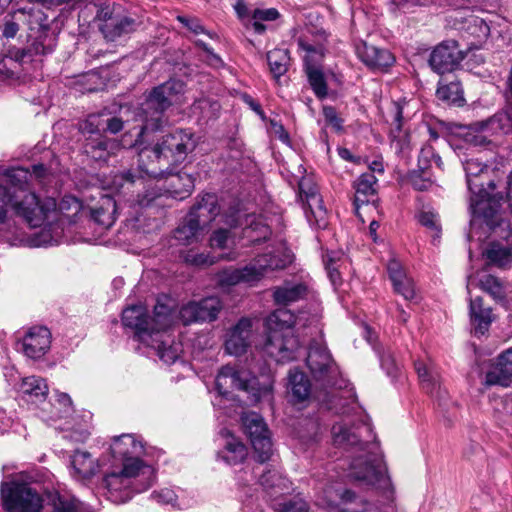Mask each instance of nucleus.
<instances>
[{
	"label": "nucleus",
	"mask_w": 512,
	"mask_h": 512,
	"mask_svg": "<svg viewBox=\"0 0 512 512\" xmlns=\"http://www.w3.org/2000/svg\"><path fill=\"white\" fill-rule=\"evenodd\" d=\"M185 85L180 80L171 79L155 88L146 97L137 114L141 122L137 139L131 146L138 147V174L132 171L115 174L111 180V189L121 192L129 190L134 184H143L144 175L156 177L163 174L162 167L183 162L192 153L198 137L188 129L175 130L162 136L153 145L142 146L140 138L145 131H156L163 125V113L173 104H181Z\"/></svg>",
	"instance_id": "obj_1"
},
{
	"label": "nucleus",
	"mask_w": 512,
	"mask_h": 512,
	"mask_svg": "<svg viewBox=\"0 0 512 512\" xmlns=\"http://www.w3.org/2000/svg\"><path fill=\"white\" fill-rule=\"evenodd\" d=\"M47 178L44 165H34L33 170L12 167L0 173V239L10 240L13 234V216L22 218L31 227L41 226L51 213L72 210L78 213L81 204L73 196H65L59 205L52 197L41 198L37 186H43Z\"/></svg>",
	"instance_id": "obj_2"
},
{
	"label": "nucleus",
	"mask_w": 512,
	"mask_h": 512,
	"mask_svg": "<svg viewBox=\"0 0 512 512\" xmlns=\"http://www.w3.org/2000/svg\"><path fill=\"white\" fill-rule=\"evenodd\" d=\"M174 301L163 296L157 299L153 317L142 304L132 305L122 312V323L134 332L137 341L153 348L166 364H173L180 356L181 345L168 334L175 321Z\"/></svg>",
	"instance_id": "obj_3"
},
{
	"label": "nucleus",
	"mask_w": 512,
	"mask_h": 512,
	"mask_svg": "<svg viewBox=\"0 0 512 512\" xmlns=\"http://www.w3.org/2000/svg\"><path fill=\"white\" fill-rule=\"evenodd\" d=\"M362 431L370 432L368 424L355 426L351 431L350 423L346 420L338 422L332 427V439L334 445L344 449H352L357 453L350 464L349 475L356 480L377 489L389 490L391 480L387 474V468L383 462L378 443L375 441H361Z\"/></svg>",
	"instance_id": "obj_4"
},
{
	"label": "nucleus",
	"mask_w": 512,
	"mask_h": 512,
	"mask_svg": "<svg viewBox=\"0 0 512 512\" xmlns=\"http://www.w3.org/2000/svg\"><path fill=\"white\" fill-rule=\"evenodd\" d=\"M466 173V181L470 196V231L467 234L468 240L474 237L476 226L485 224L495 235L506 238L505 232L510 229L509 223L499 215L502 195L494 193L495 184L492 180L487 181L488 188H484L483 178L488 167L478 159H467L463 162Z\"/></svg>",
	"instance_id": "obj_5"
},
{
	"label": "nucleus",
	"mask_w": 512,
	"mask_h": 512,
	"mask_svg": "<svg viewBox=\"0 0 512 512\" xmlns=\"http://www.w3.org/2000/svg\"><path fill=\"white\" fill-rule=\"evenodd\" d=\"M152 466H137V463H113L104 472L102 486L107 498L116 504L129 501L135 493L148 490L154 483Z\"/></svg>",
	"instance_id": "obj_6"
},
{
	"label": "nucleus",
	"mask_w": 512,
	"mask_h": 512,
	"mask_svg": "<svg viewBox=\"0 0 512 512\" xmlns=\"http://www.w3.org/2000/svg\"><path fill=\"white\" fill-rule=\"evenodd\" d=\"M300 320L301 317L285 308L276 309L267 317L264 352L277 363L296 360L302 354L300 340L295 336V325Z\"/></svg>",
	"instance_id": "obj_7"
},
{
	"label": "nucleus",
	"mask_w": 512,
	"mask_h": 512,
	"mask_svg": "<svg viewBox=\"0 0 512 512\" xmlns=\"http://www.w3.org/2000/svg\"><path fill=\"white\" fill-rule=\"evenodd\" d=\"M293 260V255L284 245L272 248L258 255L241 269H225L217 276V283L222 288H228L240 283L253 286L270 272L284 269Z\"/></svg>",
	"instance_id": "obj_8"
},
{
	"label": "nucleus",
	"mask_w": 512,
	"mask_h": 512,
	"mask_svg": "<svg viewBox=\"0 0 512 512\" xmlns=\"http://www.w3.org/2000/svg\"><path fill=\"white\" fill-rule=\"evenodd\" d=\"M215 389L218 397L229 398L234 390L245 391L252 395L253 401L257 402L272 394V384L258 385V380L244 369H237L231 365L223 366L217 373Z\"/></svg>",
	"instance_id": "obj_9"
},
{
	"label": "nucleus",
	"mask_w": 512,
	"mask_h": 512,
	"mask_svg": "<svg viewBox=\"0 0 512 512\" xmlns=\"http://www.w3.org/2000/svg\"><path fill=\"white\" fill-rule=\"evenodd\" d=\"M288 391L291 396V401L294 404H304L310 399H315L320 404L325 405L330 410H335L336 413L348 414L349 409L341 404V398H338L334 391L323 390L319 385L315 384L312 389L311 383L307 376L302 371L291 369L288 374Z\"/></svg>",
	"instance_id": "obj_10"
},
{
	"label": "nucleus",
	"mask_w": 512,
	"mask_h": 512,
	"mask_svg": "<svg viewBox=\"0 0 512 512\" xmlns=\"http://www.w3.org/2000/svg\"><path fill=\"white\" fill-rule=\"evenodd\" d=\"M306 364L317 386L329 391L341 388L339 368L327 347L320 340H313L310 343Z\"/></svg>",
	"instance_id": "obj_11"
},
{
	"label": "nucleus",
	"mask_w": 512,
	"mask_h": 512,
	"mask_svg": "<svg viewBox=\"0 0 512 512\" xmlns=\"http://www.w3.org/2000/svg\"><path fill=\"white\" fill-rule=\"evenodd\" d=\"M219 212L217 198L206 193L193 206L185 222L174 231V238L183 245L199 240L202 234L201 223L212 220Z\"/></svg>",
	"instance_id": "obj_12"
},
{
	"label": "nucleus",
	"mask_w": 512,
	"mask_h": 512,
	"mask_svg": "<svg viewBox=\"0 0 512 512\" xmlns=\"http://www.w3.org/2000/svg\"><path fill=\"white\" fill-rule=\"evenodd\" d=\"M242 428L251 442L256 460L264 463L273 455L270 430L263 417L256 412H244L241 416Z\"/></svg>",
	"instance_id": "obj_13"
},
{
	"label": "nucleus",
	"mask_w": 512,
	"mask_h": 512,
	"mask_svg": "<svg viewBox=\"0 0 512 512\" xmlns=\"http://www.w3.org/2000/svg\"><path fill=\"white\" fill-rule=\"evenodd\" d=\"M1 500L7 512H40L42 499L27 484L2 482Z\"/></svg>",
	"instance_id": "obj_14"
},
{
	"label": "nucleus",
	"mask_w": 512,
	"mask_h": 512,
	"mask_svg": "<svg viewBox=\"0 0 512 512\" xmlns=\"http://www.w3.org/2000/svg\"><path fill=\"white\" fill-rule=\"evenodd\" d=\"M299 190L309 224L318 229L326 228L328 225L327 210L323 206L317 186L310 179L303 178L299 182Z\"/></svg>",
	"instance_id": "obj_15"
},
{
	"label": "nucleus",
	"mask_w": 512,
	"mask_h": 512,
	"mask_svg": "<svg viewBox=\"0 0 512 512\" xmlns=\"http://www.w3.org/2000/svg\"><path fill=\"white\" fill-rule=\"evenodd\" d=\"M97 117L90 116L81 126L83 133H89L84 144V151L91 158L98 161H106L110 155L120 149L121 144L115 139H109L98 133Z\"/></svg>",
	"instance_id": "obj_16"
},
{
	"label": "nucleus",
	"mask_w": 512,
	"mask_h": 512,
	"mask_svg": "<svg viewBox=\"0 0 512 512\" xmlns=\"http://www.w3.org/2000/svg\"><path fill=\"white\" fill-rule=\"evenodd\" d=\"M318 504L334 512H375L350 490L341 491L333 486L324 489Z\"/></svg>",
	"instance_id": "obj_17"
},
{
	"label": "nucleus",
	"mask_w": 512,
	"mask_h": 512,
	"mask_svg": "<svg viewBox=\"0 0 512 512\" xmlns=\"http://www.w3.org/2000/svg\"><path fill=\"white\" fill-rule=\"evenodd\" d=\"M222 309L218 297H207L200 301H190L181 306L178 317L184 325L196 322H211L216 320Z\"/></svg>",
	"instance_id": "obj_18"
},
{
	"label": "nucleus",
	"mask_w": 512,
	"mask_h": 512,
	"mask_svg": "<svg viewBox=\"0 0 512 512\" xmlns=\"http://www.w3.org/2000/svg\"><path fill=\"white\" fill-rule=\"evenodd\" d=\"M113 463L135 462L137 466H149L141 460L144 454V445L133 434H122L113 439L110 445Z\"/></svg>",
	"instance_id": "obj_19"
},
{
	"label": "nucleus",
	"mask_w": 512,
	"mask_h": 512,
	"mask_svg": "<svg viewBox=\"0 0 512 512\" xmlns=\"http://www.w3.org/2000/svg\"><path fill=\"white\" fill-rule=\"evenodd\" d=\"M463 58L456 41H443L431 52L429 65L436 73L444 74L453 71Z\"/></svg>",
	"instance_id": "obj_20"
},
{
	"label": "nucleus",
	"mask_w": 512,
	"mask_h": 512,
	"mask_svg": "<svg viewBox=\"0 0 512 512\" xmlns=\"http://www.w3.org/2000/svg\"><path fill=\"white\" fill-rule=\"evenodd\" d=\"M51 333L43 326L30 328L23 339L18 343L17 349L33 360L42 358L50 349Z\"/></svg>",
	"instance_id": "obj_21"
},
{
	"label": "nucleus",
	"mask_w": 512,
	"mask_h": 512,
	"mask_svg": "<svg viewBox=\"0 0 512 512\" xmlns=\"http://www.w3.org/2000/svg\"><path fill=\"white\" fill-rule=\"evenodd\" d=\"M253 321L241 318L226 334L225 351L229 355L238 356L246 352L252 342Z\"/></svg>",
	"instance_id": "obj_22"
},
{
	"label": "nucleus",
	"mask_w": 512,
	"mask_h": 512,
	"mask_svg": "<svg viewBox=\"0 0 512 512\" xmlns=\"http://www.w3.org/2000/svg\"><path fill=\"white\" fill-rule=\"evenodd\" d=\"M32 61L30 50L13 48L0 58V76L4 81H13L19 77L20 71H29L28 65Z\"/></svg>",
	"instance_id": "obj_23"
},
{
	"label": "nucleus",
	"mask_w": 512,
	"mask_h": 512,
	"mask_svg": "<svg viewBox=\"0 0 512 512\" xmlns=\"http://www.w3.org/2000/svg\"><path fill=\"white\" fill-rule=\"evenodd\" d=\"M227 223L232 227L244 225L243 238L252 244L265 240L270 235V228L263 218L254 214H247L242 219V215L238 213L236 217L231 216V220H227Z\"/></svg>",
	"instance_id": "obj_24"
},
{
	"label": "nucleus",
	"mask_w": 512,
	"mask_h": 512,
	"mask_svg": "<svg viewBox=\"0 0 512 512\" xmlns=\"http://www.w3.org/2000/svg\"><path fill=\"white\" fill-rule=\"evenodd\" d=\"M221 449L217 452V458L228 465H237L242 463L247 455L246 446L228 430L223 429L220 432Z\"/></svg>",
	"instance_id": "obj_25"
},
{
	"label": "nucleus",
	"mask_w": 512,
	"mask_h": 512,
	"mask_svg": "<svg viewBox=\"0 0 512 512\" xmlns=\"http://www.w3.org/2000/svg\"><path fill=\"white\" fill-rule=\"evenodd\" d=\"M512 382V348L500 354L487 371L484 379L486 386L507 387Z\"/></svg>",
	"instance_id": "obj_26"
},
{
	"label": "nucleus",
	"mask_w": 512,
	"mask_h": 512,
	"mask_svg": "<svg viewBox=\"0 0 512 512\" xmlns=\"http://www.w3.org/2000/svg\"><path fill=\"white\" fill-rule=\"evenodd\" d=\"M326 42V32H318L317 40L314 43H310L308 37H298V47L304 53L305 70L321 68L320 66L326 51Z\"/></svg>",
	"instance_id": "obj_27"
},
{
	"label": "nucleus",
	"mask_w": 512,
	"mask_h": 512,
	"mask_svg": "<svg viewBox=\"0 0 512 512\" xmlns=\"http://www.w3.org/2000/svg\"><path fill=\"white\" fill-rule=\"evenodd\" d=\"M415 369L422 389L431 397L443 400L447 392L441 387L440 375L437 369L422 361L415 362Z\"/></svg>",
	"instance_id": "obj_28"
},
{
	"label": "nucleus",
	"mask_w": 512,
	"mask_h": 512,
	"mask_svg": "<svg viewBox=\"0 0 512 512\" xmlns=\"http://www.w3.org/2000/svg\"><path fill=\"white\" fill-rule=\"evenodd\" d=\"M358 58L368 67L384 69L394 63V56L387 49H380L373 45L361 42L356 46Z\"/></svg>",
	"instance_id": "obj_29"
},
{
	"label": "nucleus",
	"mask_w": 512,
	"mask_h": 512,
	"mask_svg": "<svg viewBox=\"0 0 512 512\" xmlns=\"http://www.w3.org/2000/svg\"><path fill=\"white\" fill-rule=\"evenodd\" d=\"M469 314L472 333L477 337L485 335L495 319L492 309L484 307L480 297L470 299Z\"/></svg>",
	"instance_id": "obj_30"
},
{
	"label": "nucleus",
	"mask_w": 512,
	"mask_h": 512,
	"mask_svg": "<svg viewBox=\"0 0 512 512\" xmlns=\"http://www.w3.org/2000/svg\"><path fill=\"white\" fill-rule=\"evenodd\" d=\"M406 101L392 102L387 121L391 124L390 138L397 151H403L408 147V134L402 130L403 108Z\"/></svg>",
	"instance_id": "obj_31"
},
{
	"label": "nucleus",
	"mask_w": 512,
	"mask_h": 512,
	"mask_svg": "<svg viewBox=\"0 0 512 512\" xmlns=\"http://www.w3.org/2000/svg\"><path fill=\"white\" fill-rule=\"evenodd\" d=\"M387 271L395 292L400 294L405 300H413L416 295L414 283L406 274L401 263L396 259L390 260L387 264Z\"/></svg>",
	"instance_id": "obj_32"
},
{
	"label": "nucleus",
	"mask_w": 512,
	"mask_h": 512,
	"mask_svg": "<svg viewBox=\"0 0 512 512\" xmlns=\"http://www.w3.org/2000/svg\"><path fill=\"white\" fill-rule=\"evenodd\" d=\"M377 179L371 172L360 175L354 182L355 196L354 206L358 217H361L360 208L368 205L370 197L374 196Z\"/></svg>",
	"instance_id": "obj_33"
},
{
	"label": "nucleus",
	"mask_w": 512,
	"mask_h": 512,
	"mask_svg": "<svg viewBox=\"0 0 512 512\" xmlns=\"http://www.w3.org/2000/svg\"><path fill=\"white\" fill-rule=\"evenodd\" d=\"M41 408V417L45 421H56L57 419L67 418L73 412L72 400L66 393L57 392L53 403H45Z\"/></svg>",
	"instance_id": "obj_34"
},
{
	"label": "nucleus",
	"mask_w": 512,
	"mask_h": 512,
	"mask_svg": "<svg viewBox=\"0 0 512 512\" xmlns=\"http://www.w3.org/2000/svg\"><path fill=\"white\" fill-rule=\"evenodd\" d=\"M138 23L135 19L128 16L118 15L112 22L99 24V29L105 39L115 41L119 37L132 33L136 30Z\"/></svg>",
	"instance_id": "obj_35"
},
{
	"label": "nucleus",
	"mask_w": 512,
	"mask_h": 512,
	"mask_svg": "<svg viewBox=\"0 0 512 512\" xmlns=\"http://www.w3.org/2000/svg\"><path fill=\"white\" fill-rule=\"evenodd\" d=\"M72 475L78 480L89 479L98 470V464L87 451L77 450L71 456Z\"/></svg>",
	"instance_id": "obj_36"
},
{
	"label": "nucleus",
	"mask_w": 512,
	"mask_h": 512,
	"mask_svg": "<svg viewBox=\"0 0 512 512\" xmlns=\"http://www.w3.org/2000/svg\"><path fill=\"white\" fill-rule=\"evenodd\" d=\"M19 389L25 400L34 404L43 403L48 395L46 381L38 376L24 378Z\"/></svg>",
	"instance_id": "obj_37"
},
{
	"label": "nucleus",
	"mask_w": 512,
	"mask_h": 512,
	"mask_svg": "<svg viewBox=\"0 0 512 512\" xmlns=\"http://www.w3.org/2000/svg\"><path fill=\"white\" fill-rule=\"evenodd\" d=\"M165 194H169L176 199H184L188 197L194 188V179L191 175L179 172L176 174L169 173L167 178Z\"/></svg>",
	"instance_id": "obj_38"
},
{
	"label": "nucleus",
	"mask_w": 512,
	"mask_h": 512,
	"mask_svg": "<svg viewBox=\"0 0 512 512\" xmlns=\"http://www.w3.org/2000/svg\"><path fill=\"white\" fill-rule=\"evenodd\" d=\"M306 294L307 286L304 283L286 281L283 285L275 288L273 298L278 305H289L303 299Z\"/></svg>",
	"instance_id": "obj_39"
},
{
	"label": "nucleus",
	"mask_w": 512,
	"mask_h": 512,
	"mask_svg": "<svg viewBox=\"0 0 512 512\" xmlns=\"http://www.w3.org/2000/svg\"><path fill=\"white\" fill-rule=\"evenodd\" d=\"M116 201L110 195H102L96 207L91 209V216L99 225L109 228L115 222Z\"/></svg>",
	"instance_id": "obj_40"
},
{
	"label": "nucleus",
	"mask_w": 512,
	"mask_h": 512,
	"mask_svg": "<svg viewBox=\"0 0 512 512\" xmlns=\"http://www.w3.org/2000/svg\"><path fill=\"white\" fill-rule=\"evenodd\" d=\"M464 24L466 33L475 39V41L470 42L471 48L478 49L490 34L487 20L471 14L465 18Z\"/></svg>",
	"instance_id": "obj_41"
},
{
	"label": "nucleus",
	"mask_w": 512,
	"mask_h": 512,
	"mask_svg": "<svg viewBox=\"0 0 512 512\" xmlns=\"http://www.w3.org/2000/svg\"><path fill=\"white\" fill-rule=\"evenodd\" d=\"M321 434V427L317 420H305L297 434L300 449L306 451L313 447L320 440Z\"/></svg>",
	"instance_id": "obj_42"
},
{
	"label": "nucleus",
	"mask_w": 512,
	"mask_h": 512,
	"mask_svg": "<svg viewBox=\"0 0 512 512\" xmlns=\"http://www.w3.org/2000/svg\"><path fill=\"white\" fill-rule=\"evenodd\" d=\"M12 17L26 24L29 29H42L46 25L47 17L44 12L36 8H19L12 12Z\"/></svg>",
	"instance_id": "obj_43"
},
{
	"label": "nucleus",
	"mask_w": 512,
	"mask_h": 512,
	"mask_svg": "<svg viewBox=\"0 0 512 512\" xmlns=\"http://www.w3.org/2000/svg\"><path fill=\"white\" fill-rule=\"evenodd\" d=\"M81 419V423L75 422L70 424V421L67 422L68 426L63 429V439L75 443H80L84 442L89 437L91 414L85 413L81 416Z\"/></svg>",
	"instance_id": "obj_44"
},
{
	"label": "nucleus",
	"mask_w": 512,
	"mask_h": 512,
	"mask_svg": "<svg viewBox=\"0 0 512 512\" xmlns=\"http://www.w3.org/2000/svg\"><path fill=\"white\" fill-rule=\"evenodd\" d=\"M270 71L275 78L284 75L288 69L290 57L286 49H274L267 53Z\"/></svg>",
	"instance_id": "obj_45"
},
{
	"label": "nucleus",
	"mask_w": 512,
	"mask_h": 512,
	"mask_svg": "<svg viewBox=\"0 0 512 512\" xmlns=\"http://www.w3.org/2000/svg\"><path fill=\"white\" fill-rule=\"evenodd\" d=\"M436 95L438 99L448 104L461 105L464 102L463 90L458 81H451L448 84L439 83Z\"/></svg>",
	"instance_id": "obj_46"
},
{
	"label": "nucleus",
	"mask_w": 512,
	"mask_h": 512,
	"mask_svg": "<svg viewBox=\"0 0 512 512\" xmlns=\"http://www.w3.org/2000/svg\"><path fill=\"white\" fill-rule=\"evenodd\" d=\"M479 286L482 290L491 295L495 301L504 303L506 289L499 279L490 274H484L479 279Z\"/></svg>",
	"instance_id": "obj_47"
},
{
	"label": "nucleus",
	"mask_w": 512,
	"mask_h": 512,
	"mask_svg": "<svg viewBox=\"0 0 512 512\" xmlns=\"http://www.w3.org/2000/svg\"><path fill=\"white\" fill-rule=\"evenodd\" d=\"M485 255L491 263L499 267H505L512 263V245L504 247L499 243H491L485 251Z\"/></svg>",
	"instance_id": "obj_48"
},
{
	"label": "nucleus",
	"mask_w": 512,
	"mask_h": 512,
	"mask_svg": "<svg viewBox=\"0 0 512 512\" xmlns=\"http://www.w3.org/2000/svg\"><path fill=\"white\" fill-rule=\"evenodd\" d=\"M419 223L431 233L433 241H436L441 234V223L439 215L432 208L426 207L417 214Z\"/></svg>",
	"instance_id": "obj_49"
},
{
	"label": "nucleus",
	"mask_w": 512,
	"mask_h": 512,
	"mask_svg": "<svg viewBox=\"0 0 512 512\" xmlns=\"http://www.w3.org/2000/svg\"><path fill=\"white\" fill-rule=\"evenodd\" d=\"M59 241L60 233L56 232L52 226H48L32 234L28 239V245L31 247H48L59 244Z\"/></svg>",
	"instance_id": "obj_50"
},
{
	"label": "nucleus",
	"mask_w": 512,
	"mask_h": 512,
	"mask_svg": "<svg viewBox=\"0 0 512 512\" xmlns=\"http://www.w3.org/2000/svg\"><path fill=\"white\" fill-rule=\"evenodd\" d=\"M259 484L265 489H276L280 493L289 488L288 480L275 469L263 472L259 478Z\"/></svg>",
	"instance_id": "obj_51"
},
{
	"label": "nucleus",
	"mask_w": 512,
	"mask_h": 512,
	"mask_svg": "<svg viewBox=\"0 0 512 512\" xmlns=\"http://www.w3.org/2000/svg\"><path fill=\"white\" fill-rule=\"evenodd\" d=\"M54 39L48 37L47 35H39L32 44L28 48H24L23 50H30L32 53V61L30 64L38 62L36 59L37 56L45 55L47 53L52 52L54 47Z\"/></svg>",
	"instance_id": "obj_52"
},
{
	"label": "nucleus",
	"mask_w": 512,
	"mask_h": 512,
	"mask_svg": "<svg viewBox=\"0 0 512 512\" xmlns=\"http://www.w3.org/2000/svg\"><path fill=\"white\" fill-rule=\"evenodd\" d=\"M309 83L319 98L327 95V85L321 68H310L306 70Z\"/></svg>",
	"instance_id": "obj_53"
},
{
	"label": "nucleus",
	"mask_w": 512,
	"mask_h": 512,
	"mask_svg": "<svg viewBox=\"0 0 512 512\" xmlns=\"http://www.w3.org/2000/svg\"><path fill=\"white\" fill-rule=\"evenodd\" d=\"M408 180L414 189L418 191L429 190L434 182L430 178L427 169L414 170L408 175Z\"/></svg>",
	"instance_id": "obj_54"
},
{
	"label": "nucleus",
	"mask_w": 512,
	"mask_h": 512,
	"mask_svg": "<svg viewBox=\"0 0 512 512\" xmlns=\"http://www.w3.org/2000/svg\"><path fill=\"white\" fill-rule=\"evenodd\" d=\"M431 162H434L438 168H442V160L437 155L432 146H425L421 149L418 159L420 169H427Z\"/></svg>",
	"instance_id": "obj_55"
},
{
	"label": "nucleus",
	"mask_w": 512,
	"mask_h": 512,
	"mask_svg": "<svg viewBox=\"0 0 512 512\" xmlns=\"http://www.w3.org/2000/svg\"><path fill=\"white\" fill-rule=\"evenodd\" d=\"M183 258L187 264L197 267L212 265L215 262V257L204 253H197L193 250L187 251Z\"/></svg>",
	"instance_id": "obj_56"
},
{
	"label": "nucleus",
	"mask_w": 512,
	"mask_h": 512,
	"mask_svg": "<svg viewBox=\"0 0 512 512\" xmlns=\"http://www.w3.org/2000/svg\"><path fill=\"white\" fill-rule=\"evenodd\" d=\"M324 262L329 275V278L334 286L340 284V273L338 266L336 265V259L330 253H327L324 257Z\"/></svg>",
	"instance_id": "obj_57"
},
{
	"label": "nucleus",
	"mask_w": 512,
	"mask_h": 512,
	"mask_svg": "<svg viewBox=\"0 0 512 512\" xmlns=\"http://www.w3.org/2000/svg\"><path fill=\"white\" fill-rule=\"evenodd\" d=\"M323 115L325 121L328 125H330L335 131L339 132L342 130V119L338 116L336 110L333 107H324Z\"/></svg>",
	"instance_id": "obj_58"
},
{
	"label": "nucleus",
	"mask_w": 512,
	"mask_h": 512,
	"mask_svg": "<svg viewBox=\"0 0 512 512\" xmlns=\"http://www.w3.org/2000/svg\"><path fill=\"white\" fill-rule=\"evenodd\" d=\"M380 364L386 374L395 378L398 372V365L396 364L393 356L390 353H384L380 356Z\"/></svg>",
	"instance_id": "obj_59"
},
{
	"label": "nucleus",
	"mask_w": 512,
	"mask_h": 512,
	"mask_svg": "<svg viewBox=\"0 0 512 512\" xmlns=\"http://www.w3.org/2000/svg\"><path fill=\"white\" fill-rule=\"evenodd\" d=\"M118 14L116 13L115 5H110L109 3L101 6L97 11V19L100 21V24H107V22H112Z\"/></svg>",
	"instance_id": "obj_60"
},
{
	"label": "nucleus",
	"mask_w": 512,
	"mask_h": 512,
	"mask_svg": "<svg viewBox=\"0 0 512 512\" xmlns=\"http://www.w3.org/2000/svg\"><path fill=\"white\" fill-rule=\"evenodd\" d=\"M19 21L15 20L12 16L11 19L5 20L0 25V35L6 39L14 38L19 31Z\"/></svg>",
	"instance_id": "obj_61"
},
{
	"label": "nucleus",
	"mask_w": 512,
	"mask_h": 512,
	"mask_svg": "<svg viewBox=\"0 0 512 512\" xmlns=\"http://www.w3.org/2000/svg\"><path fill=\"white\" fill-rule=\"evenodd\" d=\"M152 496L158 503L164 505H175L177 499L175 492L168 488L153 492Z\"/></svg>",
	"instance_id": "obj_62"
},
{
	"label": "nucleus",
	"mask_w": 512,
	"mask_h": 512,
	"mask_svg": "<svg viewBox=\"0 0 512 512\" xmlns=\"http://www.w3.org/2000/svg\"><path fill=\"white\" fill-rule=\"evenodd\" d=\"M279 12L275 8L255 9L252 18L260 21H274L279 17Z\"/></svg>",
	"instance_id": "obj_63"
},
{
	"label": "nucleus",
	"mask_w": 512,
	"mask_h": 512,
	"mask_svg": "<svg viewBox=\"0 0 512 512\" xmlns=\"http://www.w3.org/2000/svg\"><path fill=\"white\" fill-rule=\"evenodd\" d=\"M307 503L303 500L289 501L283 504L281 512H307Z\"/></svg>",
	"instance_id": "obj_64"
}]
</instances>
